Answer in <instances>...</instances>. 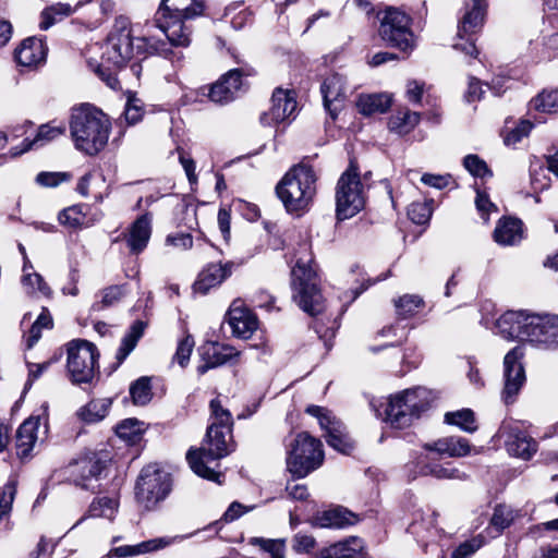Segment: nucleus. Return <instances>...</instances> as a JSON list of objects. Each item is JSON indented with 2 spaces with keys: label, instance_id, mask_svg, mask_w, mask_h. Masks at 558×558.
I'll return each mask as SVG.
<instances>
[{
  "label": "nucleus",
  "instance_id": "obj_1",
  "mask_svg": "<svg viewBox=\"0 0 558 558\" xmlns=\"http://www.w3.org/2000/svg\"><path fill=\"white\" fill-rule=\"evenodd\" d=\"M135 40L136 45L130 20L125 16L117 17L104 46L101 63L95 68L97 75L113 90L121 88L117 69L122 68L134 56L135 49L141 53L145 46L146 38L138 37Z\"/></svg>",
  "mask_w": 558,
  "mask_h": 558
},
{
  "label": "nucleus",
  "instance_id": "obj_57",
  "mask_svg": "<svg viewBox=\"0 0 558 558\" xmlns=\"http://www.w3.org/2000/svg\"><path fill=\"white\" fill-rule=\"evenodd\" d=\"M234 86L227 87L222 78H220L210 87L208 96L214 102H228L234 98Z\"/></svg>",
  "mask_w": 558,
  "mask_h": 558
},
{
  "label": "nucleus",
  "instance_id": "obj_18",
  "mask_svg": "<svg viewBox=\"0 0 558 558\" xmlns=\"http://www.w3.org/2000/svg\"><path fill=\"white\" fill-rule=\"evenodd\" d=\"M498 435L505 439L506 449L511 456L530 460L537 451L536 441L520 430L518 426L502 424Z\"/></svg>",
  "mask_w": 558,
  "mask_h": 558
},
{
  "label": "nucleus",
  "instance_id": "obj_54",
  "mask_svg": "<svg viewBox=\"0 0 558 558\" xmlns=\"http://www.w3.org/2000/svg\"><path fill=\"white\" fill-rule=\"evenodd\" d=\"M16 493V480L10 478L0 492V520L8 515Z\"/></svg>",
  "mask_w": 558,
  "mask_h": 558
},
{
  "label": "nucleus",
  "instance_id": "obj_58",
  "mask_svg": "<svg viewBox=\"0 0 558 558\" xmlns=\"http://www.w3.org/2000/svg\"><path fill=\"white\" fill-rule=\"evenodd\" d=\"M144 116L143 104L137 98H129L124 108V118L128 124L134 125L142 120Z\"/></svg>",
  "mask_w": 558,
  "mask_h": 558
},
{
  "label": "nucleus",
  "instance_id": "obj_14",
  "mask_svg": "<svg viewBox=\"0 0 558 558\" xmlns=\"http://www.w3.org/2000/svg\"><path fill=\"white\" fill-rule=\"evenodd\" d=\"M306 413L318 420L320 428L325 430L327 444L341 453H349L353 444L345 430V426L332 413L318 405H310Z\"/></svg>",
  "mask_w": 558,
  "mask_h": 558
},
{
  "label": "nucleus",
  "instance_id": "obj_8",
  "mask_svg": "<svg viewBox=\"0 0 558 558\" xmlns=\"http://www.w3.org/2000/svg\"><path fill=\"white\" fill-rule=\"evenodd\" d=\"M322 442L308 433L298 434L287 445V470L294 478L305 477L324 461Z\"/></svg>",
  "mask_w": 558,
  "mask_h": 558
},
{
  "label": "nucleus",
  "instance_id": "obj_22",
  "mask_svg": "<svg viewBox=\"0 0 558 558\" xmlns=\"http://www.w3.org/2000/svg\"><path fill=\"white\" fill-rule=\"evenodd\" d=\"M234 264L232 262L210 263L199 272L193 284L194 291L206 294L210 289L220 286L231 276Z\"/></svg>",
  "mask_w": 558,
  "mask_h": 558
},
{
  "label": "nucleus",
  "instance_id": "obj_51",
  "mask_svg": "<svg viewBox=\"0 0 558 558\" xmlns=\"http://www.w3.org/2000/svg\"><path fill=\"white\" fill-rule=\"evenodd\" d=\"M101 301L95 303L93 308L100 311L119 302L125 294V286H111L102 290Z\"/></svg>",
  "mask_w": 558,
  "mask_h": 558
},
{
  "label": "nucleus",
  "instance_id": "obj_38",
  "mask_svg": "<svg viewBox=\"0 0 558 558\" xmlns=\"http://www.w3.org/2000/svg\"><path fill=\"white\" fill-rule=\"evenodd\" d=\"M356 106L359 111L364 116L383 113L391 106V98L387 94L361 95Z\"/></svg>",
  "mask_w": 558,
  "mask_h": 558
},
{
  "label": "nucleus",
  "instance_id": "obj_10",
  "mask_svg": "<svg viewBox=\"0 0 558 558\" xmlns=\"http://www.w3.org/2000/svg\"><path fill=\"white\" fill-rule=\"evenodd\" d=\"M171 490L170 474L157 465L145 466L137 480L135 496L137 502L146 510L153 509L163 500Z\"/></svg>",
  "mask_w": 558,
  "mask_h": 558
},
{
  "label": "nucleus",
  "instance_id": "obj_48",
  "mask_svg": "<svg viewBox=\"0 0 558 558\" xmlns=\"http://www.w3.org/2000/svg\"><path fill=\"white\" fill-rule=\"evenodd\" d=\"M515 518L514 511L511 507L506 505H498L494 509L490 519V525L500 534L505 529L509 527Z\"/></svg>",
  "mask_w": 558,
  "mask_h": 558
},
{
  "label": "nucleus",
  "instance_id": "obj_9",
  "mask_svg": "<svg viewBox=\"0 0 558 558\" xmlns=\"http://www.w3.org/2000/svg\"><path fill=\"white\" fill-rule=\"evenodd\" d=\"M365 205L363 185L357 169L352 165L340 177L336 189V214L339 220L352 218Z\"/></svg>",
  "mask_w": 558,
  "mask_h": 558
},
{
  "label": "nucleus",
  "instance_id": "obj_7",
  "mask_svg": "<svg viewBox=\"0 0 558 558\" xmlns=\"http://www.w3.org/2000/svg\"><path fill=\"white\" fill-rule=\"evenodd\" d=\"M430 401V392L426 388L416 387L391 395L381 404L383 413L378 409L376 411L392 427L405 428L429 409Z\"/></svg>",
  "mask_w": 558,
  "mask_h": 558
},
{
  "label": "nucleus",
  "instance_id": "obj_63",
  "mask_svg": "<svg viewBox=\"0 0 558 558\" xmlns=\"http://www.w3.org/2000/svg\"><path fill=\"white\" fill-rule=\"evenodd\" d=\"M422 183L425 185L442 190L450 185L452 178L450 174H432L424 173L421 178Z\"/></svg>",
  "mask_w": 558,
  "mask_h": 558
},
{
  "label": "nucleus",
  "instance_id": "obj_44",
  "mask_svg": "<svg viewBox=\"0 0 558 558\" xmlns=\"http://www.w3.org/2000/svg\"><path fill=\"white\" fill-rule=\"evenodd\" d=\"M445 422L456 425L468 433L476 430L474 413L470 409H462L456 412H447L445 414Z\"/></svg>",
  "mask_w": 558,
  "mask_h": 558
},
{
  "label": "nucleus",
  "instance_id": "obj_42",
  "mask_svg": "<svg viewBox=\"0 0 558 558\" xmlns=\"http://www.w3.org/2000/svg\"><path fill=\"white\" fill-rule=\"evenodd\" d=\"M393 304L400 318L412 317L425 305L423 298L417 294H404L393 300Z\"/></svg>",
  "mask_w": 558,
  "mask_h": 558
},
{
  "label": "nucleus",
  "instance_id": "obj_34",
  "mask_svg": "<svg viewBox=\"0 0 558 558\" xmlns=\"http://www.w3.org/2000/svg\"><path fill=\"white\" fill-rule=\"evenodd\" d=\"M522 238V221L515 218L500 219L494 230V240L500 245H514Z\"/></svg>",
  "mask_w": 558,
  "mask_h": 558
},
{
  "label": "nucleus",
  "instance_id": "obj_5",
  "mask_svg": "<svg viewBox=\"0 0 558 558\" xmlns=\"http://www.w3.org/2000/svg\"><path fill=\"white\" fill-rule=\"evenodd\" d=\"M232 428L209 425L199 449H190L186 460L192 471L206 480L220 483V473L216 472L209 464L217 461L232 451L231 438Z\"/></svg>",
  "mask_w": 558,
  "mask_h": 558
},
{
  "label": "nucleus",
  "instance_id": "obj_46",
  "mask_svg": "<svg viewBox=\"0 0 558 558\" xmlns=\"http://www.w3.org/2000/svg\"><path fill=\"white\" fill-rule=\"evenodd\" d=\"M250 544L258 546L264 551L268 553L271 558H286V539L284 538H264L253 537Z\"/></svg>",
  "mask_w": 558,
  "mask_h": 558
},
{
  "label": "nucleus",
  "instance_id": "obj_17",
  "mask_svg": "<svg viewBox=\"0 0 558 558\" xmlns=\"http://www.w3.org/2000/svg\"><path fill=\"white\" fill-rule=\"evenodd\" d=\"M116 9L113 0H80L73 5L77 21L87 28H96Z\"/></svg>",
  "mask_w": 558,
  "mask_h": 558
},
{
  "label": "nucleus",
  "instance_id": "obj_37",
  "mask_svg": "<svg viewBox=\"0 0 558 558\" xmlns=\"http://www.w3.org/2000/svg\"><path fill=\"white\" fill-rule=\"evenodd\" d=\"M65 132L64 125H52V124H43L38 131L36 136L33 140L24 141V148L20 151H12L13 156H17L24 151L41 147L47 143L56 140L60 135Z\"/></svg>",
  "mask_w": 558,
  "mask_h": 558
},
{
  "label": "nucleus",
  "instance_id": "obj_21",
  "mask_svg": "<svg viewBox=\"0 0 558 558\" xmlns=\"http://www.w3.org/2000/svg\"><path fill=\"white\" fill-rule=\"evenodd\" d=\"M324 106L329 114L335 119L342 109V104L347 95L344 77L338 73L328 75L320 87Z\"/></svg>",
  "mask_w": 558,
  "mask_h": 558
},
{
  "label": "nucleus",
  "instance_id": "obj_30",
  "mask_svg": "<svg viewBox=\"0 0 558 558\" xmlns=\"http://www.w3.org/2000/svg\"><path fill=\"white\" fill-rule=\"evenodd\" d=\"M420 470H409V477L411 480L417 476H433L438 480H466V474L457 468H453L451 463L439 464L436 462L422 461Z\"/></svg>",
  "mask_w": 558,
  "mask_h": 558
},
{
  "label": "nucleus",
  "instance_id": "obj_4",
  "mask_svg": "<svg viewBox=\"0 0 558 558\" xmlns=\"http://www.w3.org/2000/svg\"><path fill=\"white\" fill-rule=\"evenodd\" d=\"M204 10L203 0H161L154 20L172 46L186 47L191 39L183 21L202 15Z\"/></svg>",
  "mask_w": 558,
  "mask_h": 558
},
{
  "label": "nucleus",
  "instance_id": "obj_15",
  "mask_svg": "<svg viewBox=\"0 0 558 558\" xmlns=\"http://www.w3.org/2000/svg\"><path fill=\"white\" fill-rule=\"evenodd\" d=\"M529 323L526 341L544 348L558 345L557 315L532 313Z\"/></svg>",
  "mask_w": 558,
  "mask_h": 558
},
{
  "label": "nucleus",
  "instance_id": "obj_52",
  "mask_svg": "<svg viewBox=\"0 0 558 558\" xmlns=\"http://www.w3.org/2000/svg\"><path fill=\"white\" fill-rule=\"evenodd\" d=\"M143 423L136 418H126L122 421L116 428L117 435L125 440H135L143 432Z\"/></svg>",
  "mask_w": 558,
  "mask_h": 558
},
{
  "label": "nucleus",
  "instance_id": "obj_31",
  "mask_svg": "<svg viewBox=\"0 0 558 558\" xmlns=\"http://www.w3.org/2000/svg\"><path fill=\"white\" fill-rule=\"evenodd\" d=\"M151 234V217L148 214L140 216L130 227L126 243L134 254L141 253L148 244Z\"/></svg>",
  "mask_w": 558,
  "mask_h": 558
},
{
  "label": "nucleus",
  "instance_id": "obj_16",
  "mask_svg": "<svg viewBox=\"0 0 558 558\" xmlns=\"http://www.w3.org/2000/svg\"><path fill=\"white\" fill-rule=\"evenodd\" d=\"M522 357V349L515 347L510 350L504 359L505 387L501 396L507 404L514 401L525 380L524 368L520 362Z\"/></svg>",
  "mask_w": 558,
  "mask_h": 558
},
{
  "label": "nucleus",
  "instance_id": "obj_49",
  "mask_svg": "<svg viewBox=\"0 0 558 558\" xmlns=\"http://www.w3.org/2000/svg\"><path fill=\"white\" fill-rule=\"evenodd\" d=\"M130 395L134 404L145 405L153 397L150 380L148 377H141L135 380L130 387Z\"/></svg>",
  "mask_w": 558,
  "mask_h": 558
},
{
  "label": "nucleus",
  "instance_id": "obj_56",
  "mask_svg": "<svg viewBox=\"0 0 558 558\" xmlns=\"http://www.w3.org/2000/svg\"><path fill=\"white\" fill-rule=\"evenodd\" d=\"M408 216L416 225L426 223L432 216V207L426 202H414L408 207Z\"/></svg>",
  "mask_w": 558,
  "mask_h": 558
},
{
  "label": "nucleus",
  "instance_id": "obj_27",
  "mask_svg": "<svg viewBox=\"0 0 558 558\" xmlns=\"http://www.w3.org/2000/svg\"><path fill=\"white\" fill-rule=\"evenodd\" d=\"M181 536H165V537H157L153 539H148L142 543H138L136 545H123L118 546L111 549V554L119 558H126V557H134L138 555H143L146 553H151L155 550H159L162 548H166L173 543L180 541Z\"/></svg>",
  "mask_w": 558,
  "mask_h": 558
},
{
  "label": "nucleus",
  "instance_id": "obj_60",
  "mask_svg": "<svg viewBox=\"0 0 558 558\" xmlns=\"http://www.w3.org/2000/svg\"><path fill=\"white\" fill-rule=\"evenodd\" d=\"M463 165L465 169L474 177L484 178L492 175L484 160L480 159L476 155H469L464 158Z\"/></svg>",
  "mask_w": 558,
  "mask_h": 558
},
{
  "label": "nucleus",
  "instance_id": "obj_13",
  "mask_svg": "<svg viewBox=\"0 0 558 558\" xmlns=\"http://www.w3.org/2000/svg\"><path fill=\"white\" fill-rule=\"evenodd\" d=\"M108 457L98 452H89L77 459L69 470L70 475L76 486L96 492L99 487L104 471L108 464Z\"/></svg>",
  "mask_w": 558,
  "mask_h": 558
},
{
  "label": "nucleus",
  "instance_id": "obj_47",
  "mask_svg": "<svg viewBox=\"0 0 558 558\" xmlns=\"http://www.w3.org/2000/svg\"><path fill=\"white\" fill-rule=\"evenodd\" d=\"M210 409V425H216L225 428H232V415L228 409L222 407L221 400L215 398L209 403Z\"/></svg>",
  "mask_w": 558,
  "mask_h": 558
},
{
  "label": "nucleus",
  "instance_id": "obj_6",
  "mask_svg": "<svg viewBox=\"0 0 558 558\" xmlns=\"http://www.w3.org/2000/svg\"><path fill=\"white\" fill-rule=\"evenodd\" d=\"M316 175L305 165L292 167L276 186V193L290 214L300 215L308 209L316 193Z\"/></svg>",
  "mask_w": 558,
  "mask_h": 558
},
{
  "label": "nucleus",
  "instance_id": "obj_29",
  "mask_svg": "<svg viewBox=\"0 0 558 558\" xmlns=\"http://www.w3.org/2000/svg\"><path fill=\"white\" fill-rule=\"evenodd\" d=\"M228 322L234 336L247 339L257 329L256 316L248 310L232 305L228 312Z\"/></svg>",
  "mask_w": 558,
  "mask_h": 558
},
{
  "label": "nucleus",
  "instance_id": "obj_45",
  "mask_svg": "<svg viewBox=\"0 0 558 558\" xmlns=\"http://www.w3.org/2000/svg\"><path fill=\"white\" fill-rule=\"evenodd\" d=\"M144 330V324L142 322H135L128 335L122 339L121 345L117 353V359L121 363L130 352L135 348L137 340L142 337Z\"/></svg>",
  "mask_w": 558,
  "mask_h": 558
},
{
  "label": "nucleus",
  "instance_id": "obj_12",
  "mask_svg": "<svg viewBox=\"0 0 558 558\" xmlns=\"http://www.w3.org/2000/svg\"><path fill=\"white\" fill-rule=\"evenodd\" d=\"M411 19L404 12L389 8L380 21L379 36L389 46L402 51L412 50L414 36L410 29Z\"/></svg>",
  "mask_w": 558,
  "mask_h": 558
},
{
  "label": "nucleus",
  "instance_id": "obj_23",
  "mask_svg": "<svg viewBox=\"0 0 558 558\" xmlns=\"http://www.w3.org/2000/svg\"><path fill=\"white\" fill-rule=\"evenodd\" d=\"M199 351L204 363L197 367V372L202 375L239 355L233 347L218 342H207Z\"/></svg>",
  "mask_w": 558,
  "mask_h": 558
},
{
  "label": "nucleus",
  "instance_id": "obj_43",
  "mask_svg": "<svg viewBox=\"0 0 558 558\" xmlns=\"http://www.w3.org/2000/svg\"><path fill=\"white\" fill-rule=\"evenodd\" d=\"M530 109L545 113H558V89L544 90L533 98Z\"/></svg>",
  "mask_w": 558,
  "mask_h": 558
},
{
  "label": "nucleus",
  "instance_id": "obj_11",
  "mask_svg": "<svg viewBox=\"0 0 558 558\" xmlns=\"http://www.w3.org/2000/svg\"><path fill=\"white\" fill-rule=\"evenodd\" d=\"M99 354L96 345L87 340H74L68 347L66 368L75 384L90 383L95 376Z\"/></svg>",
  "mask_w": 558,
  "mask_h": 558
},
{
  "label": "nucleus",
  "instance_id": "obj_36",
  "mask_svg": "<svg viewBox=\"0 0 558 558\" xmlns=\"http://www.w3.org/2000/svg\"><path fill=\"white\" fill-rule=\"evenodd\" d=\"M39 418L31 417L24 421L16 432V450L21 458H26L32 451L36 439Z\"/></svg>",
  "mask_w": 558,
  "mask_h": 558
},
{
  "label": "nucleus",
  "instance_id": "obj_3",
  "mask_svg": "<svg viewBox=\"0 0 558 558\" xmlns=\"http://www.w3.org/2000/svg\"><path fill=\"white\" fill-rule=\"evenodd\" d=\"M295 265L291 270L293 300L301 310L311 316L320 314L325 308V301L318 287L317 272L310 246L304 243L295 255Z\"/></svg>",
  "mask_w": 558,
  "mask_h": 558
},
{
  "label": "nucleus",
  "instance_id": "obj_20",
  "mask_svg": "<svg viewBox=\"0 0 558 558\" xmlns=\"http://www.w3.org/2000/svg\"><path fill=\"white\" fill-rule=\"evenodd\" d=\"M531 314L525 311L506 312L496 322L497 332L508 340L526 341Z\"/></svg>",
  "mask_w": 558,
  "mask_h": 558
},
{
  "label": "nucleus",
  "instance_id": "obj_33",
  "mask_svg": "<svg viewBox=\"0 0 558 558\" xmlns=\"http://www.w3.org/2000/svg\"><path fill=\"white\" fill-rule=\"evenodd\" d=\"M119 511V498L118 497H96L88 506L87 513L83 515L73 526L76 527L86 518H102L109 521H113Z\"/></svg>",
  "mask_w": 558,
  "mask_h": 558
},
{
  "label": "nucleus",
  "instance_id": "obj_53",
  "mask_svg": "<svg viewBox=\"0 0 558 558\" xmlns=\"http://www.w3.org/2000/svg\"><path fill=\"white\" fill-rule=\"evenodd\" d=\"M22 284L28 293L39 292L43 295L50 294V288L37 272H26V275H23Z\"/></svg>",
  "mask_w": 558,
  "mask_h": 558
},
{
  "label": "nucleus",
  "instance_id": "obj_39",
  "mask_svg": "<svg viewBox=\"0 0 558 558\" xmlns=\"http://www.w3.org/2000/svg\"><path fill=\"white\" fill-rule=\"evenodd\" d=\"M420 122V114L417 112L410 111L409 109H402L396 112L388 122V128L391 132L399 135L409 134Z\"/></svg>",
  "mask_w": 558,
  "mask_h": 558
},
{
  "label": "nucleus",
  "instance_id": "obj_40",
  "mask_svg": "<svg viewBox=\"0 0 558 558\" xmlns=\"http://www.w3.org/2000/svg\"><path fill=\"white\" fill-rule=\"evenodd\" d=\"M110 407V399L92 400L77 411V416L85 423H97L105 418Z\"/></svg>",
  "mask_w": 558,
  "mask_h": 558
},
{
  "label": "nucleus",
  "instance_id": "obj_24",
  "mask_svg": "<svg viewBox=\"0 0 558 558\" xmlns=\"http://www.w3.org/2000/svg\"><path fill=\"white\" fill-rule=\"evenodd\" d=\"M435 521V512L417 510L413 514V520L408 527V532L416 538L417 543L426 547L427 544L434 541L438 535Z\"/></svg>",
  "mask_w": 558,
  "mask_h": 558
},
{
  "label": "nucleus",
  "instance_id": "obj_32",
  "mask_svg": "<svg viewBox=\"0 0 558 558\" xmlns=\"http://www.w3.org/2000/svg\"><path fill=\"white\" fill-rule=\"evenodd\" d=\"M364 548V542L356 536H350L323 548L318 558H359Z\"/></svg>",
  "mask_w": 558,
  "mask_h": 558
},
{
  "label": "nucleus",
  "instance_id": "obj_55",
  "mask_svg": "<svg viewBox=\"0 0 558 558\" xmlns=\"http://www.w3.org/2000/svg\"><path fill=\"white\" fill-rule=\"evenodd\" d=\"M532 128L533 124L530 121L522 120L514 129L504 134L505 144L507 146H515L530 134Z\"/></svg>",
  "mask_w": 558,
  "mask_h": 558
},
{
  "label": "nucleus",
  "instance_id": "obj_41",
  "mask_svg": "<svg viewBox=\"0 0 558 558\" xmlns=\"http://www.w3.org/2000/svg\"><path fill=\"white\" fill-rule=\"evenodd\" d=\"M74 14L73 7L69 3L58 2L50 7H47L41 12V20L39 27L44 31L51 27L53 24L62 21L63 19Z\"/></svg>",
  "mask_w": 558,
  "mask_h": 558
},
{
  "label": "nucleus",
  "instance_id": "obj_62",
  "mask_svg": "<svg viewBox=\"0 0 558 558\" xmlns=\"http://www.w3.org/2000/svg\"><path fill=\"white\" fill-rule=\"evenodd\" d=\"M316 546L314 536L304 533H296L292 538V549L296 554H308Z\"/></svg>",
  "mask_w": 558,
  "mask_h": 558
},
{
  "label": "nucleus",
  "instance_id": "obj_2",
  "mask_svg": "<svg viewBox=\"0 0 558 558\" xmlns=\"http://www.w3.org/2000/svg\"><path fill=\"white\" fill-rule=\"evenodd\" d=\"M109 117L96 107L85 104L73 108L70 132L77 150L94 156L101 151L109 140Z\"/></svg>",
  "mask_w": 558,
  "mask_h": 558
},
{
  "label": "nucleus",
  "instance_id": "obj_26",
  "mask_svg": "<svg viewBox=\"0 0 558 558\" xmlns=\"http://www.w3.org/2000/svg\"><path fill=\"white\" fill-rule=\"evenodd\" d=\"M357 522V515L342 507L317 512L312 525L320 529H343Z\"/></svg>",
  "mask_w": 558,
  "mask_h": 558
},
{
  "label": "nucleus",
  "instance_id": "obj_35",
  "mask_svg": "<svg viewBox=\"0 0 558 558\" xmlns=\"http://www.w3.org/2000/svg\"><path fill=\"white\" fill-rule=\"evenodd\" d=\"M424 447L427 450L448 457H465L471 449L466 439L454 436L438 439L433 444H426Z\"/></svg>",
  "mask_w": 558,
  "mask_h": 558
},
{
  "label": "nucleus",
  "instance_id": "obj_59",
  "mask_svg": "<svg viewBox=\"0 0 558 558\" xmlns=\"http://www.w3.org/2000/svg\"><path fill=\"white\" fill-rule=\"evenodd\" d=\"M483 544L484 539L481 536L465 541L452 551L450 558H470Z\"/></svg>",
  "mask_w": 558,
  "mask_h": 558
},
{
  "label": "nucleus",
  "instance_id": "obj_61",
  "mask_svg": "<svg viewBox=\"0 0 558 558\" xmlns=\"http://www.w3.org/2000/svg\"><path fill=\"white\" fill-rule=\"evenodd\" d=\"M194 344H195L194 339L191 336L184 337L178 343L177 351H175L173 359H174V361L178 362V364L180 366L184 367L189 363Z\"/></svg>",
  "mask_w": 558,
  "mask_h": 558
},
{
  "label": "nucleus",
  "instance_id": "obj_19",
  "mask_svg": "<svg viewBox=\"0 0 558 558\" xmlns=\"http://www.w3.org/2000/svg\"><path fill=\"white\" fill-rule=\"evenodd\" d=\"M296 110V101L289 90L277 88L272 93L271 106L260 117L264 125H272L290 120Z\"/></svg>",
  "mask_w": 558,
  "mask_h": 558
},
{
  "label": "nucleus",
  "instance_id": "obj_64",
  "mask_svg": "<svg viewBox=\"0 0 558 558\" xmlns=\"http://www.w3.org/2000/svg\"><path fill=\"white\" fill-rule=\"evenodd\" d=\"M166 244L181 250H190L193 246V238L190 233H173L166 238Z\"/></svg>",
  "mask_w": 558,
  "mask_h": 558
},
{
  "label": "nucleus",
  "instance_id": "obj_50",
  "mask_svg": "<svg viewBox=\"0 0 558 558\" xmlns=\"http://www.w3.org/2000/svg\"><path fill=\"white\" fill-rule=\"evenodd\" d=\"M83 209L84 205L68 207L59 214L58 220L62 226L69 228H83Z\"/></svg>",
  "mask_w": 558,
  "mask_h": 558
},
{
  "label": "nucleus",
  "instance_id": "obj_25",
  "mask_svg": "<svg viewBox=\"0 0 558 558\" xmlns=\"http://www.w3.org/2000/svg\"><path fill=\"white\" fill-rule=\"evenodd\" d=\"M486 8L487 4L483 0H472L471 4L465 5V12L458 25V37L460 39L472 36L482 28Z\"/></svg>",
  "mask_w": 558,
  "mask_h": 558
},
{
  "label": "nucleus",
  "instance_id": "obj_28",
  "mask_svg": "<svg viewBox=\"0 0 558 558\" xmlns=\"http://www.w3.org/2000/svg\"><path fill=\"white\" fill-rule=\"evenodd\" d=\"M47 49L43 40L31 37L22 41L15 50L17 63L26 68H35L46 60Z\"/></svg>",
  "mask_w": 558,
  "mask_h": 558
}]
</instances>
